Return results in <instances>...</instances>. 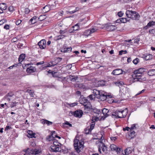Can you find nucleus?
<instances>
[{
    "label": "nucleus",
    "instance_id": "nucleus-23",
    "mask_svg": "<svg viewBox=\"0 0 155 155\" xmlns=\"http://www.w3.org/2000/svg\"><path fill=\"white\" fill-rule=\"evenodd\" d=\"M91 112H93L95 114H97L98 115L100 114L101 113V112L100 110L97 109L96 108H92Z\"/></svg>",
    "mask_w": 155,
    "mask_h": 155
},
{
    "label": "nucleus",
    "instance_id": "nucleus-42",
    "mask_svg": "<svg viewBox=\"0 0 155 155\" xmlns=\"http://www.w3.org/2000/svg\"><path fill=\"white\" fill-rule=\"evenodd\" d=\"M96 97V96L94 94L90 95L88 97L91 100L94 99Z\"/></svg>",
    "mask_w": 155,
    "mask_h": 155
},
{
    "label": "nucleus",
    "instance_id": "nucleus-12",
    "mask_svg": "<svg viewBox=\"0 0 155 155\" xmlns=\"http://www.w3.org/2000/svg\"><path fill=\"white\" fill-rule=\"evenodd\" d=\"M83 112L82 110H76L74 112L73 115L76 117H81L82 115Z\"/></svg>",
    "mask_w": 155,
    "mask_h": 155
},
{
    "label": "nucleus",
    "instance_id": "nucleus-21",
    "mask_svg": "<svg viewBox=\"0 0 155 155\" xmlns=\"http://www.w3.org/2000/svg\"><path fill=\"white\" fill-rule=\"evenodd\" d=\"M101 91H102L97 90L96 89H94L93 90V93L95 95L96 97L97 98L98 95L100 94V93L101 92Z\"/></svg>",
    "mask_w": 155,
    "mask_h": 155
},
{
    "label": "nucleus",
    "instance_id": "nucleus-7",
    "mask_svg": "<svg viewBox=\"0 0 155 155\" xmlns=\"http://www.w3.org/2000/svg\"><path fill=\"white\" fill-rule=\"evenodd\" d=\"M98 99H100L101 101H104L107 99L106 93L103 91H101L100 94L98 96Z\"/></svg>",
    "mask_w": 155,
    "mask_h": 155
},
{
    "label": "nucleus",
    "instance_id": "nucleus-19",
    "mask_svg": "<svg viewBox=\"0 0 155 155\" xmlns=\"http://www.w3.org/2000/svg\"><path fill=\"white\" fill-rule=\"evenodd\" d=\"M7 8L6 4L5 3H1V10L2 12L1 11V14L3 12V10H5Z\"/></svg>",
    "mask_w": 155,
    "mask_h": 155
},
{
    "label": "nucleus",
    "instance_id": "nucleus-6",
    "mask_svg": "<svg viewBox=\"0 0 155 155\" xmlns=\"http://www.w3.org/2000/svg\"><path fill=\"white\" fill-rule=\"evenodd\" d=\"M84 106V112L85 113H88L89 111H91L92 107L90 103H88L87 104L85 105Z\"/></svg>",
    "mask_w": 155,
    "mask_h": 155
},
{
    "label": "nucleus",
    "instance_id": "nucleus-44",
    "mask_svg": "<svg viewBox=\"0 0 155 155\" xmlns=\"http://www.w3.org/2000/svg\"><path fill=\"white\" fill-rule=\"evenodd\" d=\"M34 154H38L41 153V150L39 149H35L34 150Z\"/></svg>",
    "mask_w": 155,
    "mask_h": 155
},
{
    "label": "nucleus",
    "instance_id": "nucleus-15",
    "mask_svg": "<svg viewBox=\"0 0 155 155\" xmlns=\"http://www.w3.org/2000/svg\"><path fill=\"white\" fill-rule=\"evenodd\" d=\"M72 48L71 47H66L65 46H64L63 48H62L61 51L63 52H66L68 51H71Z\"/></svg>",
    "mask_w": 155,
    "mask_h": 155
},
{
    "label": "nucleus",
    "instance_id": "nucleus-18",
    "mask_svg": "<svg viewBox=\"0 0 155 155\" xmlns=\"http://www.w3.org/2000/svg\"><path fill=\"white\" fill-rule=\"evenodd\" d=\"M80 103L83 104L84 106L85 105L87 104L88 103H90L89 102L88 100H87L84 97L81 99L80 100Z\"/></svg>",
    "mask_w": 155,
    "mask_h": 155
},
{
    "label": "nucleus",
    "instance_id": "nucleus-26",
    "mask_svg": "<svg viewBox=\"0 0 155 155\" xmlns=\"http://www.w3.org/2000/svg\"><path fill=\"white\" fill-rule=\"evenodd\" d=\"M144 58L146 60H150L152 58V55L150 54H146L144 55Z\"/></svg>",
    "mask_w": 155,
    "mask_h": 155
},
{
    "label": "nucleus",
    "instance_id": "nucleus-54",
    "mask_svg": "<svg viewBox=\"0 0 155 155\" xmlns=\"http://www.w3.org/2000/svg\"><path fill=\"white\" fill-rule=\"evenodd\" d=\"M99 117H92V118L91 119V121H97L98 120H99Z\"/></svg>",
    "mask_w": 155,
    "mask_h": 155
},
{
    "label": "nucleus",
    "instance_id": "nucleus-34",
    "mask_svg": "<svg viewBox=\"0 0 155 155\" xmlns=\"http://www.w3.org/2000/svg\"><path fill=\"white\" fill-rule=\"evenodd\" d=\"M26 91L29 93L31 97H34V92L32 90L28 89Z\"/></svg>",
    "mask_w": 155,
    "mask_h": 155
},
{
    "label": "nucleus",
    "instance_id": "nucleus-3",
    "mask_svg": "<svg viewBox=\"0 0 155 155\" xmlns=\"http://www.w3.org/2000/svg\"><path fill=\"white\" fill-rule=\"evenodd\" d=\"M142 75L140 73L137 72L135 73V71H134V74L132 75L133 77L134 78L133 80V82L140 81L142 82L143 81L145 80V79L141 78Z\"/></svg>",
    "mask_w": 155,
    "mask_h": 155
},
{
    "label": "nucleus",
    "instance_id": "nucleus-49",
    "mask_svg": "<svg viewBox=\"0 0 155 155\" xmlns=\"http://www.w3.org/2000/svg\"><path fill=\"white\" fill-rule=\"evenodd\" d=\"M127 53V50H121L119 51V54L120 55H122L123 54H126Z\"/></svg>",
    "mask_w": 155,
    "mask_h": 155
},
{
    "label": "nucleus",
    "instance_id": "nucleus-36",
    "mask_svg": "<svg viewBox=\"0 0 155 155\" xmlns=\"http://www.w3.org/2000/svg\"><path fill=\"white\" fill-rule=\"evenodd\" d=\"M91 34L90 32V29H87L85 31L84 33V35L88 36Z\"/></svg>",
    "mask_w": 155,
    "mask_h": 155
},
{
    "label": "nucleus",
    "instance_id": "nucleus-50",
    "mask_svg": "<svg viewBox=\"0 0 155 155\" xmlns=\"http://www.w3.org/2000/svg\"><path fill=\"white\" fill-rule=\"evenodd\" d=\"M95 124V122L94 121H92L90 127H91V129H93L94 128V125Z\"/></svg>",
    "mask_w": 155,
    "mask_h": 155
},
{
    "label": "nucleus",
    "instance_id": "nucleus-33",
    "mask_svg": "<svg viewBox=\"0 0 155 155\" xmlns=\"http://www.w3.org/2000/svg\"><path fill=\"white\" fill-rule=\"evenodd\" d=\"M117 147L114 144H112L110 146V148L112 150L115 151L117 150Z\"/></svg>",
    "mask_w": 155,
    "mask_h": 155
},
{
    "label": "nucleus",
    "instance_id": "nucleus-17",
    "mask_svg": "<svg viewBox=\"0 0 155 155\" xmlns=\"http://www.w3.org/2000/svg\"><path fill=\"white\" fill-rule=\"evenodd\" d=\"M28 135L27 137L29 138H32L33 137H35V134L33 133V131L31 130H29L28 131Z\"/></svg>",
    "mask_w": 155,
    "mask_h": 155
},
{
    "label": "nucleus",
    "instance_id": "nucleus-57",
    "mask_svg": "<svg viewBox=\"0 0 155 155\" xmlns=\"http://www.w3.org/2000/svg\"><path fill=\"white\" fill-rule=\"evenodd\" d=\"M67 104L69 105L70 107H73L77 105V103H74L71 104H69L68 103H67Z\"/></svg>",
    "mask_w": 155,
    "mask_h": 155
},
{
    "label": "nucleus",
    "instance_id": "nucleus-16",
    "mask_svg": "<svg viewBox=\"0 0 155 155\" xmlns=\"http://www.w3.org/2000/svg\"><path fill=\"white\" fill-rule=\"evenodd\" d=\"M67 78L71 81L74 82L78 79V77L74 75H70L67 77Z\"/></svg>",
    "mask_w": 155,
    "mask_h": 155
},
{
    "label": "nucleus",
    "instance_id": "nucleus-61",
    "mask_svg": "<svg viewBox=\"0 0 155 155\" xmlns=\"http://www.w3.org/2000/svg\"><path fill=\"white\" fill-rule=\"evenodd\" d=\"M9 25L5 24L4 27V28L6 30H8L9 29Z\"/></svg>",
    "mask_w": 155,
    "mask_h": 155
},
{
    "label": "nucleus",
    "instance_id": "nucleus-24",
    "mask_svg": "<svg viewBox=\"0 0 155 155\" xmlns=\"http://www.w3.org/2000/svg\"><path fill=\"white\" fill-rule=\"evenodd\" d=\"M145 69L143 68H140L138 69L135 71V73H137V72L140 73V74H142V73L145 72Z\"/></svg>",
    "mask_w": 155,
    "mask_h": 155
},
{
    "label": "nucleus",
    "instance_id": "nucleus-5",
    "mask_svg": "<svg viewBox=\"0 0 155 155\" xmlns=\"http://www.w3.org/2000/svg\"><path fill=\"white\" fill-rule=\"evenodd\" d=\"M104 28L108 31H113L117 29V27L116 26L108 24H105Z\"/></svg>",
    "mask_w": 155,
    "mask_h": 155
},
{
    "label": "nucleus",
    "instance_id": "nucleus-63",
    "mask_svg": "<svg viewBox=\"0 0 155 155\" xmlns=\"http://www.w3.org/2000/svg\"><path fill=\"white\" fill-rule=\"evenodd\" d=\"M64 124L65 125H68L70 127H72V125L71 124H70L68 121H66L64 123Z\"/></svg>",
    "mask_w": 155,
    "mask_h": 155
},
{
    "label": "nucleus",
    "instance_id": "nucleus-31",
    "mask_svg": "<svg viewBox=\"0 0 155 155\" xmlns=\"http://www.w3.org/2000/svg\"><path fill=\"white\" fill-rule=\"evenodd\" d=\"M128 111V110L127 108H125V109L122 110V113H122V114L124 118L126 116L127 114Z\"/></svg>",
    "mask_w": 155,
    "mask_h": 155
},
{
    "label": "nucleus",
    "instance_id": "nucleus-37",
    "mask_svg": "<svg viewBox=\"0 0 155 155\" xmlns=\"http://www.w3.org/2000/svg\"><path fill=\"white\" fill-rule=\"evenodd\" d=\"M155 25V21L154 22L153 21H149L147 24V26H149V27H150Z\"/></svg>",
    "mask_w": 155,
    "mask_h": 155
},
{
    "label": "nucleus",
    "instance_id": "nucleus-51",
    "mask_svg": "<svg viewBox=\"0 0 155 155\" xmlns=\"http://www.w3.org/2000/svg\"><path fill=\"white\" fill-rule=\"evenodd\" d=\"M134 129H136V127L135 126V124H134L132 125L130 128V131H133V130Z\"/></svg>",
    "mask_w": 155,
    "mask_h": 155
},
{
    "label": "nucleus",
    "instance_id": "nucleus-9",
    "mask_svg": "<svg viewBox=\"0 0 155 155\" xmlns=\"http://www.w3.org/2000/svg\"><path fill=\"white\" fill-rule=\"evenodd\" d=\"M123 72L124 71L122 69H116L112 71L111 74L114 75H117L122 74ZM124 72H125L124 71Z\"/></svg>",
    "mask_w": 155,
    "mask_h": 155
},
{
    "label": "nucleus",
    "instance_id": "nucleus-4",
    "mask_svg": "<svg viewBox=\"0 0 155 155\" xmlns=\"http://www.w3.org/2000/svg\"><path fill=\"white\" fill-rule=\"evenodd\" d=\"M30 65V64H29L25 65L26 67H27L26 70V72L30 74L35 72L36 71L35 67L32 66H29Z\"/></svg>",
    "mask_w": 155,
    "mask_h": 155
},
{
    "label": "nucleus",
    "instance_id": "nucleus-55",
    "mask_svg": "<svg viewBox=\"0 0 155 155\" xmlns=\"http://www.w3.org/2000/svg\"><path fill=\"white\" fill-rule=\"evenodd\" d=\"M139 59L138 58H136L133 61V63L135 64H136L139 62Z\"/></svg>",
    "mask_w": 155,
    "mask_h": 155
},
{
    "label": "nucleus",
    "instance_id": "nucleus-35",
    "mask_svg": "<svg viewBox=\"0 0 155 155\" xmlns=\"http://www.w3.org/2000/svg\"><path fill=\"white\" fill-rule=\"evenodd\" d=\"M53 61H51L50 62V64H49L47 66H45L44 68H46L47 67H50L52 66H54L56 64H53Z\"/></svg>",
    "mask_w": 155,
    "mask_h": 155
},
{
    "label": "nucleus",
    "instance_id": "nucleus-27",
    "mask_svg": "<svg viewBox=\"0 0 155 155\" xmlns=\"http://www.w3.org/2000/svg\"><path fill=\"white\" fill-rule=\"evenodd\" d=\"M25 54H21L18 58V61L20 63L22 62L25 59Z\"/></svg>",
    "mask_w": 155,
    "mask_h": 155
},
{
    "label": "nucleus",
    "instance_id": "nucleus-62",
    "mask_svg": "<svg viewBox=\"0 0 155 155\" xmlns=\"http://www.w3.org/2000/svg\"><path fill=\"white\" fill-rule=\"evenodd\" d=\"M30 12V10L28 8H26L25 9V12L26 14H28Z\"/></svg>",
    "mask_w": 155,
    "mask_h": 155
},
{
    "label": "nucleus",
    "instance_id": "nucleus-13",
    "mask_svg": "<svg viewBox=\"0 0 155 155\" xmlns=\"http://www.w3.org/2000/svg\"><path fill=\"white\" fill-rule=\"evenodd\" d=\"M14 95V94L12 92H10L7 94L5 96V98L8 101H10L12 100V97Z\"/></svg>",
    "mask_w": 155,
    "mask_h": 155
},
{
    "label": "nucleus",
    "instance_id": "nucleus-59",
    "mask_svg": "<svg viewBox=\"0 0 155 155\" xmlns=\"http://www.w3.org/2000/svg\"><path fill=\"white\" fill-rule=\"evenodd\" d=\"M6 22L7 20L5 19H3L1 20V25L5 23H6Z\"/></svg>",
    "mask_w": 155,
    "mask_h": 155
},
{
    "label": "nucleus",
    "instance_id": "nucleus-53",
    "mask_svg": "<svg viewBox=\"0 0 155 155\" xmlns=\"http://www.w3.org/2000/svg\"><path fill=\"white\" fill-rule=\"evenodd\" d=\"M17 103H17L16 102H12L10 104V107L11 108H12L16 106V104Z\"/></svg>",
    "mask_w": 155,
    "mask_h": 155
},
{
    "label": "nucleus",
    "instance_id": "nucleus-30",
    "mask_svg": "<svg viewBox=\"0 0 155 155\" xmlns=\"http://www.w3.org/2000/svg\"><path fill=\"white\" fill-rule=\"evenodd\" d=\"M130 134H129V136L130 137V139L133 138L135 136V132L134 131H130Z\"/></svg>",
    "mask_w": 155,
    "mask_h": 155
},
{
    "label": "nucleus",
    "instance_id": "nucleus-2",
    "mask_svg": "<svg viewBox=\"0 0 155 155\" xmlns=\"http://www.w3.org/2000/svg\"><path fill=\"white\" fill-rule=\"evenodd\" d=\"M126 14L128 18L134 20H138L140 17L138 13L134 11L127 10L126 12Z\"/></svg>",
    "mask_w": 155,
    "mask_h": 155
},
{
    "label": "nucleus",
    "instance_id": "nucleus-45",
    "mask_svg": "<svg viewBox=\"0 0 155 155\" xmlns=\"http://www.w3.org/2000/svg\"><path fill=\"white\" fill-rule=\"evenodd\" d=\"M102 151L104 152H106L107 151L106 147L104 145L103 143H102Z\"/></svg>",
    "mask_w": 155,
    "mask_h": 155
},
{
    "label": "nucleus",
    "instance_id": "nucleus-64",
    "mask_svg": "<svg viewBox=\"0 0 155 155\" xmlns=\"http://www.w3.org/2000/svg\"><path fill=\"white\" fill-rule=\"evenodd\" d=\"M149 32L151 34H154L155 33V30L154 29H150L149 31Z\"/></svg>",
    "mask_w": 155,
    "mask_h": 155
},
{
    "label": "nucleus",
    "instance_id": "nucleus-46",
    "mask_svg": "<svg viewBox=\"0 0 155 155\" xmlns=\"http://www.w3.org/2000/svg\"><path fill=\"white\" fill-rule=\"evenodd\" d=\"M45 18V15H40L38 18V19L40 21H42Z\"/></svg>",
    "mask_w": 155,
    "mask_h": 155
},
{
    "label": "nucleus",
    "instance_id": "nucleus-52",
    "mask_svg": "<svg viewBox=\"0 0 155 155\" xmlns=\"http://www.w3.org/2000/svg\"><path fill=\"white\" fill-rule=\"evenodd\" d=\"M60 144L58 142V140H56L54 141L53 143V145L56 146H59V144Z\"/></svg>",
    "mask_w": 155,
    "mask_h": 155
},
{
    "label": "nucleus",
    "instance_id": "nucleus-14",
    "mask_svg": "<svg viewBox=\"0 0 155 155\" xmlns=\"http://www.w3.org/2000/svg\"><path fill=\"white\" fill-rule=\"evenodd\" d=\"M51 151L54 152H57L61 151L59 146L54 145H51L50 147Z\"/></svg>",
    "mask_w": 155,
    "mask_h": 155
},
{
    "label": "nucleus",
    "instance_id": "nucleus-28",
    "mask_svg": "<svg viewBox=\"0 0 155 155\" xmlns=\"http://www.w3.org/2000/svg\"><path fill=\"white\" fill-rule=\"evenodd\" d=\"M131 150L130 148H127L125 149L124 151L125 154L124 155H128L131 153Z\"/></svg>",
    "mask_w": 155,
    "mask_h": 155
},
{
    "label": "nucleus",
    "instance_id": "nucleus-10",
    "mask_svg": "<svg viewBox=\"0 0 155 155\" xmlns=\"http://www.w3.org/2000/svg\"><path fill=\"white\" fill-rule=\"evenodd\" d=\"M38 45L41 49H44L46 46V41L44 39H42L38 43Z\"/></svg>",
    "mask_w": 155,
    "mask_h": 155
},
{
    "label": "nucleus",
    "instance_id": "nucleus-39",
    "mask_svg": "<svg viewBox=\"0 0 155 155\" xmlns=\"http://www.w3.org/2000/svg\"><path fill=\"white\" fill-rule=\"evenodd\" d=\"M28 151L27 152V154H34V150H30L29 148H28Z\"/></svg>",
    "mask_w": 155,
    "mask_h": 155
},
{
    "label": "nucleus",
    "instance_id": "nucleus-56",
    "mask_svg": "<svg viewBox=\"0 0 155 155\" xmlns=\"http://www.w3.org/2000/svg\"><path fill=\"white\" fill-rule=\"evenodd\" d=\"M97 30V29L94 28H92L91 30H90V32L91 34L92 33H93L95 31H96Z\"/></svg>",
    "mask_w": 155,
    "mask_h": 155
},
{
    "label": "nucleus",
    "instance_id": "nucleus-29",
    "mask_svg": "<svg viewBox=\"0 0 155 155\" xmlns=\"http://www.w3.org/2000/svg\"><path fill=\"white\" fill-rule=\"evenodd\" d=\"M65 37V36L64 35H58L55 37V39L56 40H59V39H62L64 38Z\"/></svg>",
    "mask_w": 155,
    "mask_h": 155
},
{
    "label": "nucleus",
    "instance_id": "nucleus-41",
    "mask_svg": "<svg viewBox=\"0 0 155 155\" xmlns=\"http://www.w3.org/2000/svg\"><path fill=\"white\" fill-rule=\"evenodd\" d=\"M48 73L51 74L53 77H57V76L56 75H55V74L56 73H57L55 72H54L53 71H52L51 70H49L48 71Z\"/></svg>",
    "mask_w": 155,
    "mask_h": 155
},
{
    "label": "nucleus",
    "instance_id": "nucleus-38",
    "mask_svg": "<svg viewBox=\"0 0 155 155\" xmlns=\"http://www.w3.org/2000/svg\"><path fill=\"white\" fill-rule=\"evenodd\" d=\"M121 22L122 23H125L127 21H129V19H128L127 18H121Z\"/></svg>",
    "mask_w": 155,
    "mask_h": 155
},
{
    "label": "nucleus",
    "instance_id": "nucleus-48",
    "mask_svg": "<svg viewBox=\"0 0 155 155\" xmlns=\"http://www.w3.org/2000/svg\"><path fill=\"white\" fill-rule=\"evenodd\" d=\"M105 81L103 80L101 81L98 82V85L102 86L104 85L105 84Z\"/></svg>",
    "mask_w": 155,
    "mask_h": 155
},
{
    "label": "nucleus",
    "instance_id": "nucleus-32",
    "mask_svg": "<svg viewBox=\"0 0 155 155\" xmlns=\"http://www.w3.org/2000/svg\"><path fill=\"white\" fill-rule=\"evenodd\" d=\"M92 130L91 129V127L89 128L87 127L84 129L85 133L86 134H88L91 132Z\"/></svg>",
    "mask_w": 155,
    "mask_h": 155
},
{
    "label": "nucleus",
    "instance_id": "nucleus-1",
    "mask_svg": "<svg viewBox=\"0 0 155 155\" xmlns=\"http://www.w3.org/2000/svg\"><path fill=\"white\" fill-rule=\"evenodd\" d=\"M74 142V146L75 150L78 153H79L84 148V142L83 141H79V140L75 138Z\"/></svg>",
    "mask_w": 155,
    "mask_h": 155
},
{
    "label": "nucleus",
    "instance_id": "nucleus-20",
    "mask_svg": "<svg viewBox=\"0 0 155 155\" xmlns=\"http://www.w3.org/2000/svg\"><path fill=\"white\" fill-rule=\"evenodd\" d=\"M41 123L43 124H46L48 126L52 124V122L45 119H42L41 120Z\"/></svg>",
    "mask_w": 155,
    "mask_h": 155
},
{
    "label": "nucleus",
    "instance_id": "nucleus-40",
    "mask_svg": "<svg viewBox=\"0 0 155 155\" xmlns=\"http://www.w3.org/2000/svg\"><path fill=\"white\" fill-rule=\"evenodd\" d=\"M49 7L48 6L46 5L45 6L43 7V12L45 13L47 12H48L49 11L48 9V8Z\"/></svg>",
    "mask_w": 155,
    "mask_h": 155
},
{
    "label": "nucleus",
    "instance_id": "nucleus-60",
    "mask_svg": "<svg viewBox=\"0 0 155 155\" xmlns=\"http://www.w3.org/2000/svg\"><path fill=\"white\" fill-rule=\"evenodd\" d=\"M124 15V13L121 11L119 12L117 14L118 15L119 17H121Z\"/></svg>",
    "mask_w": 155,
    "mask_h": 155
},
{
    "label": "nucleus",
    "instance_id": "nucleus-8",
    "mask_svg": "<svg viewBox=\"0 0 155 155\" xmlns=\"http://www.w3.org/2000/svg\"><path fill=\"white\" fill-rule=\"evenodd\" d=\"M102 112L103 115L101 116L100 120H104L106 117L109 116V114H107L109 112V110L107 109H103L102 110Z\"/></svg>",
    "mask_w": 155,
    "mask_h": 155
},
{
    "label": "nucleus",
    "instance_id": "nucleus-58",
    "mask_svg": "<svg viewBox=\"0 0 155 155\" xmlns=\"http://www.w3.org/2000/svg\"><path fill=\"white\" fill-rule=\"evenodd\" d=\"M78 9L79 8H76L75 10L69 12L70 14H73L76 12V11H78Z\"/></svg>",
    "mask_w": 155,
    "mask_h": 155
},
{
    "label": "nucleus",
    "instance_id": "nucleus-43",
    "mask_svg": "<svg viewBox=\"0 0 155 155\" xmlns=\"http://www.w3.org/2000/svg\"><path fill=\"white\" fill-rule=\"evenodd\" d=\"M50 3V5L51 6V8H52L54 6H56L55 2L54 0L51 1Z\"/></svg>",
    "mask_w": 155,
    "mask_h": 155
},
{
    "label": "nucleus",
    "instance_id": "nucleus-25",
    "mask_svg": "<svg viewBox=\"0 0 155 155\" xmlns=\"http://www.w3.org/2000/svg\"><path fill=\"white\" fill-rule=\"evenodd\" d=\"M148 74L150 76H153L155 75V69H151L149 70L148 72Z\"/></svg>",
    "mask_w": 155,
    "mask_h": 155
},
{
    "label": "nucleus",
    "instance_id": "nucleus-47",
    "mask_svg": "<svg viewBox=\"0 0 155 155\" xmlns=\"http://www.w3.org/2000/svg\"><path fill=\"white\" fill-rule=\"evenodd\" d=\"M54 137L52 136V135H49L47 139V140L48 141H50L51 140H53Z\"/></svg>",
    "mask_w": 155,
    "mask_h": 155
},
{
    "label": "nucleus",
    "instance_id": "nucleus-22",
    "mask_svg": "<svg viewBox=\"0 0 155 155\" xmlns=\"http://www.w3.org/2000/svg\"><path fill=\"white\" fill-rule=\"evenodd\" d=\"M101 91H102L97 90L96 89H94L93 90V93L95 95L96 97L97 98L98 95L100 94V93L101 92Z\"/></svg>",
    "mask_w": 155,
    "mask_h": 155
},
{
    "label": "nucleus",
    "instance_id": "nucleus-11",
    "mask_svg": "<svg viewBox=\"0 0 155 155\" xmlns=\"http://www.w3.org/2000/svg\"><path fill=\"white\" fill-rule=\"evenodd\" d=\"M122 113L121 110H117L114 112V114H112V115L115 116L116 117L119 118H124Z\"/></svg>",
    "mask_w": 155,
    "mask_h": 155
}]
</instances>
